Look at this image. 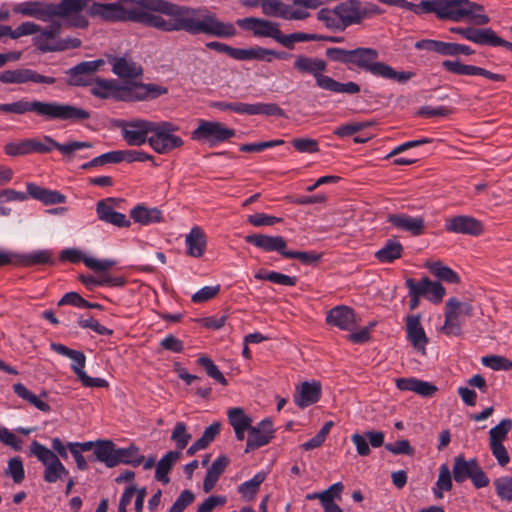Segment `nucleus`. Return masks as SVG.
Returning a JSON list of instances; mask_svg holds the SVG:
<instances>
[{"mask_svg":"<svg viewBox=\"0 0 512 512\" xmlns=\"http://www.w3.org/2000/svg\"><path fill=\"white\" fill-rule=\"evenodd\" d=\"M81 9L65 18L69 27L86 29L89 20L81 12L87 9L93 18L105 22H135L162 32L184 31L190 35L205 34L217 38H232L237 30L233 23L221 21L207 8L178 5L168 0H139L138 7L126 9L120 3H99L82 0Z\"/></svg>","mask_w":512,"mask_h":512,"instance_id":"obj_1","label":"nucleus"},{"mask_svg":"<svg viewBox=\"0 0 512 512\" xmlns=\"http://www.w3.org/2000/svg\"><path fill=\"white\" fill-rule=\"evenodd\" d=\"M396 7L412 11L417 15L434 13L439 20L443 21H468L477 26L490 22L489 16L484 12V6L470 0H422L418 4L397 0Z\"/></svg>","mask_w":512,"mask_h":512,"instance_id":"obj_2","label":"nucleus"},{"mask_svg":"<svg viewBox=\"0 0 512 512\" xmlns=\"http://www.w3.org/2000/svg\"><path fill=\"white\" fill-rule=\"evenodd\" d=\"M34 113L44 122L63 121L77 123L88 120L91 114L88 110L70 103L57 101H29L25 98L12 103H0V113L22 115Z\"/></svg>","mask_w":512,"mask_h":512,"instance_id":"obj_3","label":"nucleus"},{"mask_svg":"<svg viewBox=\"0 0 512 512\" xmlns=\"http://www.w3.org/2000/svg\"><path fill=\"white\" fill-rule=\"evenodd\" d=\"M90 93L100 99L136 102L155 99L167 93V88L156 84L129 83L120 84L115 79L96 77Z\"/></svg>","mask_w":512,"mask_h":512,"instance_id":"obj_4","label":"nucleus"},{"mask_svg":"<svg viewBox=\"0 0 512 512\" xmlns=\"http://www.w3.org/2000/svg\"><path fill=\"white\" fill-rule=\"evenodd\" d=\"M378 50L370 47H358L351 50L349 69L357 68L375 77L393 80L404 84L415 76L412 71H396L390 65L378 61Z\"/></svg>","mask_w":512,"mask_h":512,"instance_id":"obj_5","label":"nucleus"},{"mask_svg":"<svg viewBox=\"0 0 512 512\" xmlns=\"http://www.w3.org/2000/svg\"><path fill=\"white\" fill-rule=\"evenodd\" d=\"M293 69L302 75H311L314 77L316 85L333 93L357 94L360 92V86L355 82L341 83L332 77L325 75L327 62L321 58L297 55L293 62Z\"/></svg>","mask_w":512,"mask_h":512,"instance_id":"obj_6","label":"nucleus"},{"mask_svg":"<svg viewBox=\"0 0 512 512\" xmlns=\"http://www.w3.org/2000/svg\"><path fill=\"white\" fill-rule=\"evenodd\" d=\"M82 0H61L59 3L42 1H25L16 4L13 12L23 16L33 17L43 22H49L56 16L68 15L81 9Z\"/></svg>","mask_w":512,"mask_h":512,"instance_id":"obj_7","label":"nucleus"},{"mask_svg":"<svg viewBox=\"0 0 512 512\" xmlns=\"http://www.w3.org/2000/svg\"><path fill=\"white\" fill-rule=\"evenodd\" d=\"M95 459L112 468L120 463L139 466L144 456L140 454L139 448L131 445L127 448H116L111 440H101L96 442L94 450Z\"/></svg>","mask_w":512,"mask_h":512,"instance_id":"obj_8","label":"nucleus"},{"mask_svg":"<svg viewBox=\"0 0 512 512\" xmlns=\"http://www.w3.org/2000/svg\"><path fill=\"white\" fill-rule=\"evenodd\" d=\"M30 454L44 466L43 479L46 483H56L68 476L69 471L62 464L58 456L45 445L38 441H32Z\"/></svg>","mask_w":512,"mask_h":512,"instance_id":"obj_9","label":"nucleus"},{"mask_svg":"<svg viewBox=\"0 0 512 512\" xmlns=\"http://www.w3.org/2000/svg\"><path fill=\"white\" fill-rule=\"evenodd\" d=\"M179 127L169 121H154L152 133L149 137L150 147L158 154H167L180 148L184 141L174 133Z\"/></svg>","mask_w":512,"mask_h":512,"instance_id":"obj_10","label":"nucleus"},{"mask_svg":"<svg viewBox=\"0 0 512 512\" xmlns=\"http://www.w3.org/2000/svg\"><path fill=\"white\" fill-rule=\"evenodd\" d=\"M452 474L455 482L463 483L467 479H470L477 489L488 486L490 482L477 459L472 458L466 460L462 454L454 458Z\"/></svg>","mask_w":512,"mask_h":512,"instance_id":"obj_11","label":"nucleus"},{"mask_svg":"<svg viewBox=\"0 0 512 512\" xmlns=\"http://www.w3.org/2000/svg\"><path fill=\"white\" fill-rule=\"evenodd\" d=\"M236 135V131L215 121L201 120L198 127L192 131L191 138L195 141L215 147Z\"/></svg>","mask_w":512,"mask_h":512,"instance_id":"obj_12","label":"nucleus"},{"mask_svg":"<svg viewBox=\"0 0 512 512\" xmlns=\"http://www.w3.org/2000/svg\"><path fill=\"white\" fill-rule=\"evenodd\" d=\"M154 121L141 118L119 120L117 127L121 131L123 140L129 146H141L149 144V134L152 133Z\"/></svg>","mask_w":512,"mask_h":512,"instance_id":"obj_13","label":"nucleus"},{"mask_svg":"<svg viewBox=\"0 0 512 512\" xmlns=\"http://www.w3.org/2000/svg\"><path fill=\"white\" fill-rule=\"evenodd\" d=\"M236 24L243 30L250 31L257 38H271L281 44L283 33L280 24L263 18L246 17L238 19Z\"/></svg>","mask_w":512,"mask_h":512,"instance_id":"obj_14","label":"nucleus"},{"mask_svg":"<svg viewBox=\"0 0 512 512\" xmlns=\"http://www.w3.org/2000/svg\"><path fill=\"white\" fill-rule=\"evenodd\" d=\"M105 65V60L96 59L83 61L66 70L68 76L67 84L73 87L91 86L94 81V75Z\"/></svg>","mask_w":512,"mask_h":512,"instance_id":"obj_15","label":"nucleus"},{"mask_svg":"<svg viewBox=\"0 0 512 512\" xmlns=\"http://www.w3.org/2000/svg\"><path fill=\"white\" fill-rule=\"evenodd\" d=\"M93 144L86 141H70L67 143H59L51 136L45 135L43 141L31 139L32 153H49L53 148L57 149L64 157L72 158L76 151L91 148Z\"/></svg>","mask_w":512,"mask_h":512,"instance_id":"obj_16","label":"nucleus"},{"mask_svg":"<svg viewBox=\"0 0 512 512\" xmlns=\"http://www.w3.org/2000/svg\"><path fill=\"white\" fill-rule=\"evenodd\" d=\"M0 82L2 84H47L56 83V78L45 76L30 68L8 69L0 72Z\"/></svg>","mask_w":512,"mask_h":512,"instance_id":"obj_17","label":"nucleus"},{"mask_svg":"<svg viewBox=\"0 0 512 512\" xmlns=\"http://www.w3.org/2000/svg\"><path fill=\"white\" fill-rule=\"evenodd\" d=\"M441 65L445 71L454 75L482 76L495 82H504L506 80V77L502 74L493 73L476 65L464 64L459 60H444Z\"/></svg>","mask_w":512,"mask_h":512,"instance_id":"obj_18","label":"nucleus"},{"mask_svg":"<svg viewBox=\"0 0 512 512\" xmlns=\"http://www.w3.org/2000/svg\"><path fill=\"white\" fill-rule=\"evenodd\" d=\"M273 423L270 419L265 418L257 425L251 426L245 447V453L257 450L271 442L274 438Z\"/></svg>","mask_w":512,"mask_h":512,"instance_id":"obj_19","label":"nucleus"},{"mask_svg":"<svg viewBox=\"0 0 512 512\" xmlns=\"http://www.w3.org/2000/svg\"><path fill=\"white\" fill-rule=\"evenodd\" d=\"M116 203L117 199L111 197L99 200L96 203L98 219L119 228L130 227L131 221L126 217V215L115 210Z\"/></svg>","mask_w":512,"mask_h":512,"instance_id":"obj_20","label":"nucleus"},{"mask_svg":"<svg viewBox=\"0 0 512 512\" xmlns=\"http://www.w3.org/2000/svg\"><path fill=\"white\" fill-rule=\"evenodd\" d=\"M387 222L395 229L420 236L425 230V221L422 216L413 217L405 213H394L387 216Z\"/></svg>","mask_w":512,"mask_h":512,"instance_id":"obj_21","label":"nucleus"},{"mask_svg":"<svg viewBox=\"0 0 512 512\" xmlns=\"http://www.w3.org/2000/svg\"><path fill=\"white\" fill-rule=\"evenodd\" d=\"M445 229L451 233L478 236L483 233V224L474 217L458 215L445 221Z\"/></svg>","mask_w":512,"mask_h":512,"instance_id":"obj_22","label":"nucleus"},{"mask_svg":"<svg viewBox=\"0 0 512 512\" xmlns=\"http://www.w3.org/2000/svg\"><path fill=\"white\" fill-rule=\"evenodd\" d=\"M233 112L240 115H264L284 117V110L276 103H244L234 102Z\"/></svg>","mask_w":512,"mask_h":512,"instance_id":"obj_23","label":"nucleus"},{"mask_svg":"<svg viewBox=\"0 0 512 512\" xmlns=\"http://www.w3.org/2000/svg\"><path fill=\"white\" fill-rule=\"evenodd\" d=\"M245 242L265 251V252H278L282 257L283 253L287 252V243L284 237L280 235H266V234H250L245 236Z\"/></svg>","mask_w":512,"mask_h":512,"instance_id":"obj_24","label":"nucleus"},{"mask_svg":"<svg viewBox=\"0 0 512 512\" xmlns=\"http://www.w3.org/2000/svg\"><path fill=\"white\" fill-rule=\"evenodd\" d=\"M62 23L60 21L51 20L48 27L42 29L34 37V44L37 49L43 53L56 52V43L61 33Z\"/></svg>","mask_w":512,"mask_h":512,"instance_id":"obj_25","label":"nucleus"},{"mask_svg":"<svg viewBox=\"0 0 512 512\" xmlns=\"http://www.w3.org/2000/svg\"><path fill=\"white\" fill-rule=\"evenodd\" d=\"M326 323L340 330L350 331L356 325L355 311L346 305H338L326 314Z\"/></svg>","mask_w":512,"mask_h":512,"instance_id":"obj_26","label":"nucleus"},{"mask_svg":"<svg viewBox=\"0 0 512 512\" xmlns=\"http://www.w3.org/2000/svg\"><path fill=\"white\" fill-rule=\"evenodd\" d=\"M59 259L61 261H68L71 263L83 261L88 268L96 272L106 271L115 264V262L111 260H98L92 257H87L80 250L75 248L62 250Z\"/></svg>","mask_w":512,"mask_h":512,"instance_id":"obj_27","label":"nucleus"},{"mask_svg":"<svg viewBox=\"0 0 512 512\" xmlns=\"http://www.w3.org/2000/svg\"><path fill=\"white\" fill-rule=\"evenodd\" d=\"M342 30L353 24H359L365 16L360 9V1L346 0L335 6Z\"/></svg>","mask_w":512,"mask_h":512,"instance_id":"obj_28","label":"nucleus"},{"mask_svg":"<svg viewBox=\"0 0 512 512\" xmlns=\"http://www.w3.org/2000/svg\"><path fill=\"white\" fill-rule=\"evenodd\" d=\"M112 72L120 78H137L143 74L140 65L127 56H107Z\"/></svg>","mask_w":512,"mask_h":512,"instance_id":"obj_29","label":"nucleus"},{"mask_svg":"<svg viewBox=\"0 0 512 512\" xmlns=\"http://www.w3.org/2000/svg\"><path fill=\"white\" fill-rule=\"evenodd\" d=\"M420 319V315H408L406 317V334L412 346L424 354L426 345L428 344V338L421 325Z\"/></svg>","mask_w":512,"mask_h":512,"instance_id":"obj_30","label":"nucleus"},{"mask_svg":"<svg viewBox=\"0 0 512 512\" xmlns=\"http://www.w3.org/2000/svg\"><path fill=\"white\" fill-rule=\"evenodd\" d=\"M322 394L321 384L318 381L303 382L294 394V403L305 408L319 401Z\"/></svg>","mask_w":512,"mask_h":512,"instance_id":"obj_31","label":"nucleus"},{"mask_svg":"<svg viewBox=\"0 0 512 512\" xmlns=\"http://www.w3.org/2000/svg\"><path fill=\"white\" fill-rule=\"evenodd\" d=\"M26 187L30 197L45 205L63 204L66 202V196L59 191L47 189L32 182L27 183Z\"/></svg>","mask_w":512,"mask_h":512,"instance_id":"obj_32","label":"nucleus"},{"mask_svg":"<svg viewBox=\"0 0 512 512\" xmlns=\"http://www.w3.org/2000/svg\"><path fill=\"white\" fill-rule=\"evenodd\" d=\"M131 219L138 224L147 226L150 224L163 222V214L157 207H148L144 204H138L130 210Z\"/></svg>","mask_w":512,"mask_h":512,"instance_id":"obj_33","label":"nucleus"},{"mask_svg":"<svg viewBox=\"0 0 512 512\" xmlns=\"http://www.w3.org/2000/svg\"><path fill=\"white\" fill-rule=\"evenodd\" d=\"M50 348L57 354L68 357L72 360L71 369L76 374L78 379L85 373L84 368L86 364V356L83 352L70 349L61 343L55 342L50 344Z\"/></svg>","mask_w":512,"mask_h":512,"instance_id":"obj_34","label":"nucleus"},{"mask_svg":"<svg viewBox=\"0 0 512 512\" xmlns=\"http://www.w3.org/2000/svg\"><path fill=\"white\" fill-rule=\"evenodd\" d=\"M185 244L187 248V254L194 258H200L203 256L206 249V236L201 228L193 227L189 234L186 235Z\"/></svg>","mask_w":512,"mask_h":512,"instance_id":"obj_35","label":"nucleus"},{"mask_svg":"<svg viewBox=\"0 0 512 512\" xmlns=\"http://www.w3.org/2000/svg\"><path fill=\"white\" fill-rule=\"evenodd\" d=\"M403 252V245L396 238H390L375 252L374 256L380 263L387 264L400 259Z\"/></svg>","mask_w":512,"mask_h":512,"instance_id":"obj_36","label":"nucleus"},{"mask_svg":"<svg viewBox=\"0 0 512 512\" xmlns=\"http://www.w3.org/2000/svg\"><path fill=\"white\" fill-rule=\"evenodd\" d=\"M55 265L51 250H36L28 254L17 253V266Z\"/></svg>","mask_w":512,"mask_h":512,"instance_id":"obj_37","label":"nucleus"},{"mask_svg":"<svg viewBox=\"0 0 512 512\" xmlns=\"http://www.w3.org/2000/svg\"><path fill=\"white\" fill-rule=\"evenodd\" d=\"M229 459L226 456H219L207 470L205 479L203 481L204 492H210L216 485L220 475L224 472Z\"/></svg>","mask_w":512,"mask_h":512,"instance_id":"obj_38","label":"nucleus"},{"mask_svg":"<svg viewBox=\"0 0 512 512\" xmlns=\"http://www.w3.org/2000/svg\"><path fill=\"white\" fill-rule=\"evenodd\" d=\"M180 451H169L157 463L155 471V479L163 484L169 483L168 473L172 469L174 463L180 458Z\"/></svg>","mask_w":512,"mask_h":512,"instance_id":"obj_39","label":"nucleus"},{"mask_svg":"<svg viewBox=\"0 0 512 512\" xmlns=\"http://www.w3.org/2000/svg\"><path fill=\"white\" fill-rule=\"evenodd\" d=\"M420 289H423V297L433 303H440L445 295V288L439 282H433L428 277L416 282Z\"/></svg>","mask_w":512,"mask_h":512,"instance_id":"obj_40","label":"nucleus"},{"mask_svg":"<svg viewBox=\"0 0 512 512\" xmlns=\"http://www.w3.org/2000/svg\"><path fill=\"white\" fill-rule=\"evenodd\" d=\"M266 473L258 472L250 480L243 482L238 486V492L243 499L247 501L253 500L260 488V485L265 481Z\"/></svg>","mask_w":512,"mask_h":512,"instance_id":"obj_41","label":"nucleus"},{"mask_svg":"<svg viewBox=\"0 0 512 512\" xmlns=\"http://www.w3.org/2000/svg\"><path fill=\"white\" fill-rule=\"evenodd\" d=\"M14 393L21 399L27 401L30 405L34 406L38 410L42 412H50L51 407L48 403L41 400L37 395L32 393L26 386L22 383H16L13 385Z\"/></svg>","mask_w":512,"mask_h":512,"instance_id":"obj_42","label":"nucleus"},{"mask_svg":"<svg viewBox=\"0 0 512 512\" xmlns=\"http://www.w3.org/2000/svg\"><path fill=\"white\" fill-rule=\"evenodd\" d=\"M450 32L459 34L468 41L484 46L488 28L452 27Z\"/></svg>","mask_w":512,"mask_h":512,"instance_id":"obj_43","label":"nucleus"},{"mask_svg":"<svg viewBox=\"0 0 512 512\" xmlns=\"http://www.w3.org/2000/svg\"><path fill=\"white\" fill-rule=\"evenodd\" d=\"M426 267L438 279L455 284L460 281L458 274L440 261L427 263Z\"/></svg>","mask_w":512,"mask_h":512,"instance_id":"obj_44","label":"nucleus"},{"mask_svg":"<svg viewBox=\"0 0 512 512\" xmlns=\"http://www.w3.org/2000/svg\"><path fill=\"white\" fill-rule=\"evenodd\" d=\"M272 53L273 49H268L260 46L251 47V48H240L239 51V61H247V60H257V61H272Z\"/></svg>","mask_w":512,"mask_h":512,"instance_id":"obj_45","label":"nucleus"},{"mask_svg":"<svg viewBox=\"0 0 512 512\" xmlns=\"http://www.w3.org/2000/svg\"><path fill=\"white\" fill-rule=\"evenodd\" d=\"M227 417L229 424L233 428H251L252 426V418L241 407L229 408Z\"/></svg>","mask_w":512,"mask_h":512,"instance_id":"obj_46","label":"nucleus"},{"mask_svg":"<svg viewBox=\"0 0 512 512\" xmlns=\"http://www.w3.org/2000/svg\"><path fill=\"white\" fill-rule=\"evenodd\" d=\"M197 363L205 370L207 375L217 383L226 386L227 380L223 373L219 370L218 366L208 356H201L198 358Z\"/></svg>","mask_w":512,"mask_h":512,"instance_id":"obj_47","label":"nucleus"},{"mask_svg":"<svg viewBox=\"0 0 512 512\" xmlns=\"http://www.w3.org/2000/svg\"><path fill=\"white\" fill-rule=\"evenodd\" d=\"M323 36L305 32H295L288 35L283 34L281 45L287 49H293L297 42L320 41Z\"/></svg>","mask_w":512,"mask_h":512,"instance_id":"obj_48","label":"nucleus"},{"mask_svg":"<svg viewBox=\"0 0 512 512\" xmlns=\"http://www.w3.org/2000/svg\"><path fill=\"white\" fill-rule=\"evenodd\" d=\"M481 363L494 371H512V361L504 356L488 355L481 359Z\"/></svg>","mask_w":512,"mask_h":512,"instance_id":"obj_49","label":"nucleus"},{"mask_svg":"<svg viewBox=\"0 0 512 512\" xmlns=\"http://www.w3.org/2000/svg\"><path fill=\"white\" fill-rule=\"evenodd\" d=\"M287 259H297L304 265H316L322 258V254L315 251H290L283 253Z\"/></svg>","mask_w":512,"mask_h":512,"instance_id":"obj_50","label":"nucleus"},{"mask_svg":"<svg viewBox=\"0 0 512 512\" xmlns=\"http://www.w3.org/2000/svg\"><path fill=\"white\" fill-rule=\"evenodd\" d=\"M511 429L512 420L509 418L502 419L499 424L490 429V443H502Z\"/></svg>","mask_w":512,"mask_h":512,"instance_id":"obj_51","label":"nucleus"},{"mask_svg":"<svg viewBox=\"0 0 512 512\" xmlns=\"http://www.w3.org/2000/svg\"><path fill=\"white\" fill-rule=\"evenodd\" d=\"M262 12L269 17L284 19L288 5L280 0H263Z\"/></svg>","mask_w":512,"mask_h":512,"instance_id":"obj_52","label":"nucleus"},{"mask_svg":"<svg viewBox=\"0 0 512 512\" xmlns=\"http://www.w3.org/2000/svg\"><path fill=\"white\" fill-rule=\"evenodd\" d=\"M497 496L507 502H512V477L504 476L494 480Z\"/></svg>","mask_w":512,"mask_h":512,"instance_id":"obj_53","label":"nucleus"},{"mask_svg":"<svg viewBox=\"0 0 512 512\" xmlns=\"http://www.w3.org/2000/svg\"><path fill=\"white\" fill-rule=\"evenodd\" d=\"M171 439L175 442L179 450H183L191 439V434L187 432L184 422H177L171 435Z\"/></svg>","mask_w":512,"mask_h":512,"instance_id":"obj_54","label":"nucleus"},{"mask_svg":"<svg viewBox=\"0 0 512 512\" xmlns=\"http://www.w3.org/2000/svg\"><path fill=\"white\" fill-rule=\"evenodd\" d=\"M4 152L9 156L32 154L31 139H25L20 142H9L4 146Z\"/></svg>","mask_w":512,"mask_h":512,"instance_id":"obj_55","label":"nucleus"},{"mask_svg":"<svg viewBox=\"0 0 512 512\" xmlns=\"http://www.w3.org/2000/svg\"><path fill=\"white\" fill-rule=\"evenodd\" d=\"M6 475H10L17 484L21 483L25 478V470L20 457H13L8 461V467L5 470Z\"/></svg>","mask_w":512,"mask_h":512,"instance_id":"obj_56","label":"nucleus"},{"mask_svg":"<svg viewBox=\"0 0 512 512\" xmlns=\"http://www.w3.org/2000/svg\"><path fill=\"white\" fill-rule=\"evenodd\" d=\"M445 311L451 312L452 315H457V317L461 315L471 316L473 308L468 302H461L456 298H450L446 302Z\"/></svg>","mask_w":512,"mask_h":512,"instance_id":"obj_57","label":"nucleus"},{"mask_svg":"<svg viewBox=\"0 0 512 512\" xmlns=\"http://www.w3.org/2000/svg\"><path fill=\"white\" fill-rule=\"evenodd\" d=\"M291 144L300 153L313 154L320 151L319 142L312 138H295Z\"/></svg>","mask_w":512,"mask_h":512,"instance_id":"obj_58","label":"nucleus"},{"mask_svg":"<svg viewBox=\"0 0 512 512\" xmlns=\"http://www.w3.org/2000/svg\"><path fill=\"white\" fill-rule=\"evenodd\" d=\"M282 221L283 219L280 217L268 215L265 213H255L247 217V222L254 227L273 226L275 224L281 223Z\"/></svg>","mask_w":512,"mask_h":512,"instance_id":"obj_59","label":"nucleus"},{"mask_svg":"<svg viewBox=\"0 0 512 512\" xmlns=\"http://www.w3.org/2000/svg\"><path fill=\"white\" fill-rule=\"evenodd\" d=\"M317 19L322 21L327 28L343 31L339 22L338 15L335 13V8L333 10L323 8L317 13Z\"/></svg>","mask_w":512,"mask_h":512,"instance_id":"obj_60","label":"nucleus"},{"mask_svg":"<svg viewBox=\"0 0 512 512\" xmlns=\"http://www.w3.org/2000/svg\"><path fill=\"white\" fill-rule=\"evenodd\" d=\"M442 332L448 336H460L462 333L461 323L457 315L445 311V323Z\"/></svg>","mask_w":512,"mask_h":512,"instance_id":"obj_61","label":"nucleus"},{"mask_svg":"<svg viewBox=\"0 0 512 512\" xmlns=\"http://www.w3.org/2000/svg\"><path fill=\"white\" fill-rule=\"evenodd\" d=\"M78 326L81 328H89V329L93 330L94 332H96L97 334L103 335V336H110L113 334L112 329H109L106 326H103L102 324L99 323L98 320H96L93 317H89L86 319H84L82 317L79 318Z\"/></svg>","mask_w":512,"mask_h":512,"instance_id":"obj_62","label":"nucleus"},{"mask_svg":"<svg viewBox=\"0 0 512 512\" xmlns=\"http://www.w3.org/2000/svg\"><path fill=\"white\" fill-rule=\"evenodd\" d=\"M220 288V285L204 286L192 295L191 300L194 303L207 302L218 295Z\"/></svg>","mask_w":512,"mask_h":512,"instance_id":"obj_63","label":"nucleus"},{"mask_svg":"<svg viewBox=\"0 0 512 512\" xmlns=\"http://www.w3.org/2000/svg\"><path fill=\"white\" fill-rule=\"evenodd\" d=\"M194 494L190 490H183L168 512H183L194 501Z\"/></svg>","mask_w":512,"mask_h":512,"instance_id":"obj_64","label":"nucleus"}]
</instances>
